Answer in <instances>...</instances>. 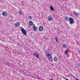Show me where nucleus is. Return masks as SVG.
Wrapping results in <instances>:
<instances>
[{"mask_svg":"<svg viewBox=\"0 0 80 80\" xmlns=\"http://www.w3.org/2000/svg\"><path fill=\"white\" fill-rule=\"evenodd\" d=\"M21 28V30L22 32V34H23V35H27V31H25V30L22 27Z\"/></svg>","mask_w":80,"mask_h":80,"instance_id":"2","label":"nucleus"},{"mask_svg":"<svg viewBox=\"0 0 80 80\" xmlns=\"http://www.w3.org/2000/svg\"><path fill=\"white\" fill-rule=\"evenodd\" d=\"M69 21L70 24L72 25L74 23V20L72 18H69Z\"/></svg>","mask_w":80,"mask_h":80,"instance_id":"3","label":"nucleus"},{"mask_svg":"<svg viewBox=\"0 0 80 80\" xmlns=\"http://www.w3.org/2000/svg\"><path fill=\"white\" fill-rule=\"evenodd\" d=\"M65 19L66 21H68V20H69V18H68V17H66Z\"/></svg>","mask_w":80,"mask_h":80,"instance_id":"15","label":"nucleus"},{"mask_svg":"<svg viewBox=\"0 0 80 80\" xmlns=\"http://www.w3.org/2000/svg\"><path fill=\"white\" fill-rule=\"evenodd\" d=\"M48 19L49 21H52V20H53V18H52L50 16H48Z\"/></svg>","mask_w":80,"mask_h":80,"instance_id":"7","label":"nucleus"},{"mask_svg":"<svg viewBox=\"0 0 80 80\" xmlns=\"http://www.w3.org/2000/svg\"><path fill=\"white\" fill-rule=\"evenodd\" d=\"M20 22H16L15 24V26H16V27H18L19 26H20Z\"/></svg>","mask_w":80,"mask_h":80,"instance_id":"9","label":"nucleus"},{"mask_svg":"<svg viewBox=\"0 0 80 80\" xmlns=\"http://www.w3.org/2000/svg\"><path fill=\"white\" fill-rule=\"evenodd\" d=\"M32 55H34V56H35L37 58H40L39 57V54H37V53L36 52L33 53Z\"/></svg>","mask_w":80,"mask_h":80,"instance_id":"4","label":"nucleus"},{"mask_svg":"<svg viewBox=\"0 0 80 80\" xmlns=\"http://www.w3.org/2000/svg\"><path fill=\"white\" fill-rule=\"evenodd\" d=\"M47 57L49 61L50 62H53V58H52V54H50L48 53L46 54Z\"/></svg>","mask_w":80,"mask_h":80,"instance_id":"1","label":"nucleus"},{"mask_svg":"<svg viewBox=\"0 0 80 80\" xmlns=\"http://www.w3.org/2000/svg\"><path fill=\"white\" fill-rule=\"evenodd\" d=\"M5 49L6 50H7V48H6Z\"/></svg>","mask_w":80,"mask_h":80,"instance_id":"23","label":"nucleus"},{"mask_svg":"<svg viewBox=\"0 0 80 80\" xmlns=\"http://www.w3.org/2000/svg\"><path fill=\"white\" fill-rule=\"evenodd\" d=\"M29 23L30 25H33V22H32V21H30L29 22Z\"/></svg>","mask_w":80,"mask_h":80,"instance_id":"13","label":"nucleus"},{"mask_svg":"<svg viewBox=\"0 0 80 80\" xmlns=\"http://www.w3.org/2000/svg\"><path fill=\"white\" fill-rule=\"evenodd\" d=\"M56 42H57V41H58V40L57 39V38H56Z\"/></svg>","mask_w":80,"mask_h":80,"instance_id":"22","label":"nucleus"},{"mask_svg":"<svg viewBox=\"0 0 80 80\" xmlns=\"http://www.w3.org/2000/svg\"><path fill=\"white\" fill-rule=\"evenodd\" d=\"M32 28H33V30H34V31H35V32H36V31H37V27L35 26L34 27H32Z\"/></svg>","mask_w":80,"mask_h":80,"instance_id":"10","label":"nucleus"},{"mask_svg":"<svg viewBox=\"0 0 80 80\" xmlns=\"http://www.w3.org/2000/svg\"><path fill=\"white\" fill-rule=\"evenodd\" d=\"M63 47H64V48H65V47H66L67 46L65 44H63Z\"/></svg>","mask_w":80,"mask_h":80,"instance_id":"18","label":"nucleus"},{"mask_svg":"<svg viewBox=\"0 0 80 80\" xmlns=\"http://www.w3.org/2000/svg\"><path fill=\"white\" fill-rule=\"evenodd\" d=\"M73 13L74 15H75L77 17L79 16V14H78V13H77L75 11H73Z\"/></svg>","mask_w":80,"mask_h":80,"instance_id":"5","label":"nucleus"},{"mask_svg":"<svg viewBox=\"0 0 80 80\" xmlns=\"http://www.w3.org/2000/svg\"><path fill=\"white\" fill-rule=\"evenodd\" d=\"M2 14L3 16L5 17V16H7V12L5 11H3L2 12Z\"/></svg>","mask_w":80,"mask_h":80,"instance_id":"6","label":"nucleus"},{"mask_svg":"<svg viewBox=\"0 0 80 80\" xmlns=\"http://www.w3.org/2000/svg\"><path fill=\"white\" fill-rule=\"evenodd\" d=\"M18 13L19 15H22V14H23V12H22V11H19L18 12Z\"/></svg>","mask_w":80,"mask_h":80,"instance_id":"12","label":"nucleus"},{"mask_svg":"<svg viewBox=\"0 0 80 80\" xmlns=\"http://www.w3.org/2000/svg\"><path fill=\"white\" fill-rule=\"evenodd\" d=\"M33 26L35 27V24H33Z\"/></svg>","mask_w":80,"mask_h":80,"instance_id":"24","label":"nucleus"},{"mask_svg":"<svg viewBox=\"0 0 80 80\" xmlns=\"http://www.w3.org/2000/svg\"><path fill=\"white\" fill-rule=\"evenodd\" d=\"M72 76L74 78H75L76 79V80H79V79H77V78H76L74 76H73V75H72Z\"/></svg>","mask_w":80,"mask_h":80,"instance_id":"16","label":"nucleus"},{"mask_svg":"<svg viewBox=\"0 0 80 80\" xmlns=\"http://www.w3.org/2000/svg\"><path fill=\"white\" fill-rule=\"evenodd\" d=\"M67 50H65L64 52V54H65L66 55H67Z\"/></svg>","mask_w":80,"mask_h":80,"instance_id":"17","label":"nucleus"},{"mask_svg":"<svg viewBox=\"0 0 80 80\" xmlns=\"http://www.w3.org/2000/svg\"><path fill=\"white\" fill-rule=\"evenodd\" d=\"M50 8L52 11H53V10H54V8H53V7L52 6H50Z\"/></svg>","mask_w":80,"mask_h":80,"instance_id":"11","label":"nucleus"},{"mask_svg":"<svg viewBox=\"0 0 80 80\" xmlns=\"http://www.w3.org/2000/svg\"><path fill=\"white\" fill-rule=\"evenodd\" d=\"M39 31H42L43 30V28L42 26H40L39 28Z\"/></svg>","mask_w":80,"mask_h":80,"instance_id":"8","label":"nucleus"},{"mask_svg":"<svg viewBox=\"0 0 80 80\" xmlns=\"http://www.w3.org/2000/svg\"><path fill=\"white\" fill-rule=\"evenodd\" d=\"M54 62H57V58L56 57L54 58Z\"/></svg>","mask_w":80,"mask_h":80,"instance_id":"14","label":"nucleus"},{"mask_svg":"<svg viewBox=\"0 0 80 80\" xmlns=\"http://www.w3.org/2000/svg\"><path fill=\"white\" fill-rule=\"evenodd\" d=\"M29 18H30V19H32V16H30Z\"/></svg>","mask_w":80,"mask_h":80,"instance_id":"21","label":"nucleus"},{"mask_svg":"<svg viewBox=\"0 0 80 80\" xmlns=\"http://www.w3.org/2000/svg\"><path fill=\"white\" fill-rule=\"evenodd\" d=\"M77 65H78V66H79V67H80V63L77 64Z\"/></svg>","mask_w":80,"mask_h":80,"instance_id":"20","label":"nucleus"},{"mask_svg":"<svg viewBox=\"0 0 80 80\" xmlns=\"http://www.w3.org/2000/svg\"><path fill=\"white\" fill-rule=\"evenodd\" d=\"M43 38H44V39H46L47 38H46L44 36L43 37Z\"/></svg>","mask_w":80,"mask_h":80,"instance_id":"19","label":"nucleus"}]
</instances>
